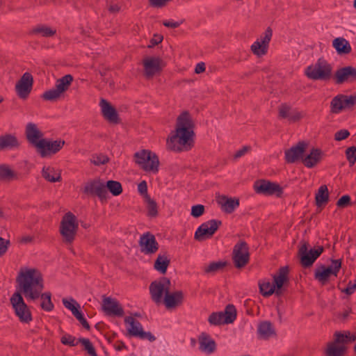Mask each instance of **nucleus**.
Listing matches in <instances>:
<instances>
[{
  "label": "nucleus",
  "mask_w": 356,
  "mask_h": 356,
  "mask_svg": "<svg viewBox=\"0 0 356 356\" xmlns=\"http://www.w3.org/2000/svg\"><path fill=\"white\" fill-rule=\"evenodd\" d=\"M193 136L192 118L188 112H183L177 119L175 131L170 134L167 140V147L177 152L188 151L193 146Z\"/></svg>",
  "instance_id": "1"
},
{
  "label": "nucleus",
  "mask_w": 356,
  "mask_h": 356,
  "mask_svg": "<svg viewBox=\"0 0 356 356\" xmlns=\"http://www.w3.org/2000/svg\"><path fill=\"white\" fill-rule=\"evenodd\" d=\"M18 291L27 300H35L40 298L44 289L41 273L36 268H22L16 278Z\"/></svg>",
  "instance_id": "2"
},
{
  "label": "nucleus",
  "mask_w": 356,
  "mask_h": 356,
  "mask_svg": "<svg viewBox=\"0 0 356 356\" xmlns=\"http://www.w3.org/2000/svg\"><path fill=\"white\" fill-rule=\"evenodd\" d=\"M79 229L76 217L71 212L65 213L60 225V234L63 241L66 244H72L75 239Z\"/></svg>",
  "instance_id": "3"
},
{
  "label": "nucleus",
  "mask_w": 356,
  "mask_h": 356,
  "mask_svg": "<svg viewBox=\"0 0 356 356\" xmlns=\"http://www.w3.org/2000/svg\"><path fill=\"white\" fill-rule=\"evenodd\" d=\"M135 162L147 172L156 174L159 172V160L158 156L147 149H142L134 154Z\"/></svg>",
  "instance_id": "4"
},
{
  "label": "nucleus",
  "mask_w": 356,
  "mask_h": 356,
  "mask_svg": "<svg viewBox=\"0 0 356 356\" xmlns=\"http://www.w3.org/2000/svg\"><path fill=\"white\" fill-rule=\"evenodd\" d=\"M332 67L325 60L319 58L312 65L307 67L305 70L307 76L312 80L327 81L332 76Z\"/></svg>",
  "instance_id": "5"
},
{
  "label": "nucleus",
  "mask_w": 356,
  "mask_h": 356,
  "mask_svg": "<svg viewBox=\"0 0 356 356\" xmlns=\"http://www.w3.org/2000/svg\"><path fill=\"white\" fill-rule=\"evenodd\" d=\"M73 80V76L71 74H66L57 79L55 87L42 95V99L47 101H56L60 99L68 90Z\"/></svg>",
  "instance_id": "6"
},
{
  "label": "nucleus",
  "mask_w": 356,
  "mask_h": 356,
  "mask_svg": "<svg viewBox=\"0 0 356 356\" xmlns=\"http://www.w3.org/2000/svg\"><path fill=\"white\" fill-rule=\"evenodd\" d=\"M309 243L301 241L298 250V257L302 267L309 268L312 266L316 259L323 253V247L318 246L316 248L309 250Z\"/></svg>",
  "instance_id": "7"
},
{
  "label": "nucleus",
  "mask_w": 356,
  "mask_h": 356,
  "mask_svg": "<svg viewBox=\"0 0 356 356\" xmlns=\"http://www.w3.org/2000/svg\"><path fill=\"white\" fill-rule=\"evenodd\" d=\"M10 301L19 321L22 323H29L32 321L31 313L29 307L24 302L22 294L19 292H15Z\"/></svg>",
  "instance_id": "8"
},
{
  "label": "nucleus",
  "mask_w": 356,
  "mask_h": 356,
  "mask_svg": "<svg viewBox=\"0 0 356 356\" xmlns=\"http://www.w3.org/2000/svg\"><path fill=\"white\" fill-rule=\"evenodd\" d=\"M171 282L167 277H161L152 282L149 285V293L152 300L156 303L163 301L164 296L170 291Z\"/></svg>",
  "instance_id": "9"
},
{
  "label": "nucleus",
  "mask_w": 356,
  "mask_h": 356,
  "mask_svg": "<svg viewBox=\"0 0 356 356\" xmlns=\"http://www.w3.org/2000/svg\"><path fill=\"white\" fill-rule=\"evenodd\" d=\"M232 260L236 268H242L250 261L249 248L248 244L243 241L237 243L232 251Z\"/></svg>",
  "instance_id": "10"
},
{
  "label": "nucleus",
  "mask_w": 356,
  "mask_h": 356,
  "mask_svg": "<svg viewBox=\"0 0 356 356\" xmlns=\"http://www.w3.org/2000/svg\"><path fill=\"white\" fill-rule=\"evenodd\" d=\"M341 267V259L332 260L331 266L325 267L321 266L315 270L314 277L321 284H325L330 279L331 275L337 276V273Z\"/></svg>",
  "instance_id": "11"
},
{
  "label": "nucleus",
  "mask_w": 356,
  "mask_h": 356,
  "mask_svg": "<svg viewBox=\"0 0 356 356\" xmlns=\"http://www.w3.org/2000/svg\"><path fill=\"white\" fill-rule=\"evenodd\" d=\"M64 145L65 141L62 140H50L44 138L36 144L35 148L41 157L44 158L56 154L63 148Z\"/></svg>",
  "instance_id": "12"
},
{
  "label": "nucleus",
  "mask_w": 356,
  "mask_h": 356,
  "mask_svg": "<svg viewBox=\"0 0 356 356\" xmlns=\"http://www.w3.org/2000/svg\"><path fill=\"white\" fill-rule=\"evenodd\" d=\"M273 36L271 28L268 27L259 38H258L250 47L251 51L257 57H261L268 52L269 43Z\"/></svg>",
  "instance_id": "13"
},
{
  "label": "nucleus",
  "mask_w": 356,
  "mask_h": 356,
  "mask_svg": "<svg viewBox=\"0 0 356 356\" xmlns=\"http://www.w3.org/2000/svg\"><path fill=\"white\" fill-rule=\"evenodd\" d=\"M221 225L220 220L214 219L202 223L195 231L194 238L197 241H203L211 238Z\"/></svg>",
  "instance_id": "14"
},
{
  "label": "nucleus",
  "mask_w": 356,
  "mask_h": 356,
  "mask_svg": "<svg viewBox=\"0 0 356 356\" xmlns=\"http://www.w3.org/2000/svg\"><path fill=\"white\" fill-rule=\"evenodd\" d=\"M124 322L128 324L127 332L129 336L138 337L140 339H147L154 341L156 338L150 332H145L141 323L131 316H127Z\"/></svg>",
  "instance_id": "15"
},
{
  "label": "nucleus",
  "mask_w": 356,
  "mask_h": 356,
  "mask_svg": "<svg viewBox=\"0 0 356 356\" xmlns=\"http://www.w3.org/2000/svg\"><path fill=\"white\" fill-rule=\"evenodd\" d=\"M143 74L146 79H149L161 72L163 63L159 57L147 56L143 60Z\"/></svg>",
  "instance_id": "16"
},
{
  "label": "nucleus",
  "mask_w": 356,
  "mask_h": 356,
  "mask_svg": "<svg viewBox=\"0 0 356 356\" xmlns=\"http://www.w3.org/2000/svg\"><path fill=\"white\" fill-rule=\"evenodd\" d=\"M356 104V94L353 95H338L330 102V112L339 113L343 110L353 107Z\"/></svg>",
  "instance_id": "17"
},
{
  "label": "nucleus",
  "mask_w": 356,
  "mask_h": 356,
  "mask_svg": "<svg viewBox=\"0 0 356 356\" xmlns=\"http://www.w3.org/2000/svg\"><path fill=\"white\" fill-rule=\"evenodd\" d=\"M33 77L29 72H25L17 81L15 90L19 98L26 99L33 88Z\"/></svg>",
  "instance_id": "18"
},
{
  "label": "nucleus",
  "mask_w": 356,
  "mask_h": 356,
  "mask_svg": "<svg viewBox=\"0 0 356 356\" xmlns=\"http://www.w3.org/2000/svg\"><path fill=\"white\" fill-rule=\"evenodd\" d=\"M83 191L87 195H96L101 200L106 199L107 191L104 182L100 179H95L87 181Z\"/></svg>",
  "instance_id": "19"
},
{
  "label": "nucleus",
  "mask_w": 356,
  "mask_h": 356,
  "mask_svg": "<svg viewBox=\"0 0 356 356\" xmlns=\"http://www.w3.org/2000/svg\"><path fill=\"white\" fill-rule=\"evenodd\" d=\"M139 245L141 252L145 254H154L159 250V243L155 236L149 232H147L140 236Z\"/></svg>",
  "instance_id": "20"
},
{
  "label": "nucleus",
  "mask_w": 356,
  "mask_h": 356,
  "mask_svg": "<svg viewBox=\"0 0 356 356\" xmlns=\"http://www.w3.org/2000/svg\"><path fill=\"white\" fill-rule=\"evenodd\" d=\"M254 189L257 193L264 195H275L280 197L282 194V188L276 183L261 180L254 184Z\"/></svg>",
  "instance_id": "21"
},
{
  "label": "nucleus",
  "mask_w": 356,
  "mask_h": 356,
  "mask_svg": "<svg viewBox=\"0 0 356 356\" xmlns=\"http://www.w3.org/2000/svg\"><path fill=\"white\" fill-rule=\"evenodd\" d=\"M334 79L337 84L353 83L356 81V68L352 66L339 68L334 73Z\"/></svg>",
  "instance_id": "22"
},
{
  "label": "nucleus",
  "mask_w": 356,
  "mask_h": 356,
  "mask_svg": "<svg viewBox=\"0 0 356 356\" xmlns=\"http://www.w3.org/2000/svg\"><path fill=\"white\" fill-rule=\"evenodd\" d=\"M308 146L307 143L299 141L296 145L285 151V160L289 163H293L304 159L303 154Z\"/></svg>",
  "instance_id": "23"
},
{
  "label": "nucleus",
  "mask_w": 356,
  "mask_h": 356,
  "mask_svg": "<svg viewBox=\"0 0 356 356\" xmlns=\"http://www.w3.org/2000/svg\"><path fill=\"white\" fill-rule=\"evenodd\" d=\"M306 113L303 111L293 110L287 104H281L278 108V117L281 119H288L291 122H296L305 116Z\"/></svg>",
  "instance_id": "24"
},
{
  "label": "nucleus",
  "mask_w": 356,
  "mask_h": 356,
  "mask_svg": "<svg viewBox=\"0 0 356 356\" xmlns=\"http://www.w3.org/2000/svg\"><path fill=\"white\" fill-rule=\"evenodd\" d=\"M102 309L109 316H122L124 314V310L118 301L110 297L104 298Z\"/></svg>",
  "instance_id": "25"
},
{
  "label": "nucleus",
  "mask_w": 356,
  "mask_h": 356,
  "mask_svg": "<svg viewBox=\"0 0 356 356\" xmlns=\"http://www.w3.org/2000/svg\"><path fill=\"white\" fill-rule=\"evenodd\" d=\"M25 136L29 143L36 147V144L41 140H43V133L39 129L38 126L32 122L26 124L25 129Z\"/></svg>",
  "instance_id": "26"
},
{
  "label": "nucleus",
  "mask_w": 356,
  "mask_h": 356,
  "mask_svg": "<svg viewBox=\"0 0 356 356\" xmlns=\"http://www.w3.org/2000/svg\"><path fill=\"white\" fill-rule=\"evenodd\" d=\"M216 202L221 210L226 213H232L239 206V200L235 197H229L226 195H219Z\"/></svg>",
  "instance_id": "27"
},
{
  "label": "nucleus",
  "mask_w": 356,
  "mask_h": 356,
  "mask_svg": "<svg viewBox=\"0 0 356 356\" xmlns=\"http://www.w3.org/2000/svg\"><path fill=\"white\" fill-rule=\"evenodd\" d=\"M101 111L104 118L110 122L118 123L119 118L115 108L104 99H102L99 102Z\"/></svg>",
  "instance_id": "28"
},
{
  "label": "nucleus",
  "mask_w": 356,
  "mask_h": 356,
  "mask_svg": "<svg viewBox=\"0 0 356 356\" xmlns=\"http://www.w3.org/2000/svg\"><path fill=\"white\" fill-rule=\"evenodd\" d=\"M21 146V142L15 134H6L0 136V151L4 149H17Z\"/></svg>",
  "instance_id": "29"
},
{
  "label": "nucleus",
  "mask_w": 356,
  "mask_h": 356,
  "mask_svg": "<svg viewBox=\"0 0 356 356\" xmlns=\"http://www.w3.org/2000/svg\"><path fill=\"white\" fill-rule=\"evenodd\" d=\"M198 342L200 350L206 354H211L214 353L216 349L215 341L206 332H202L200 334L198 337Z\"/></svg>",
  "instance_id": "30"
},
{
  "label": "nucleus",
  "mask_w": 356,
  "mask_h": 356,
  "mask_svg": "<svg viewBox=\"0 0 356 356\" xmlns=\"http://www.w3.org/2000/svg\"><path fill=\"white\" fill-rule=\"evenodd\" d=\"M257 332L261 339L268 340L276 337V330L271 322L264 321L258 325Z\"/></svg>",
  "instance_id": "31"
},
{
  "label": "nucleus",
  "mask_w": 356,
  "mask_h": 356,
  "mask_svg": "<svg viewBox=\"0 0 356 356\" xmlns=\"http://www.w3.org/2000/svg\"><path fill=\"white\" fill-rule=\"evenodd\" d=\"M184 300V294L181 291H177L173 293H168L165 294L163 298V303L167 309L175 308L180 305Z\"/></svg>",
  "instance_id": "32"
},
{
  "label": "nucleus",
  "mask_w": 356,
  "mask_h": 356,
  "mask_svg": "<svg viewBox=\"0 0 356 356\" xmlns=\"http://www.w3.org/2000/svg\"><path fill=\"white\" fill-rule=\"evenodd\" d=\"M324 153L318 148L311 149L309 154L302 159V163L309 168L317 165L322 160Z\"/></svg>",
  "instance_id": "33"
},
{
  "label": "nucleus",
  "mask_w": 356,
  "mask_h": 356,
  "mask_svg": "<svg viewBox=\"0 0 356 356\" xmlns=\"http://www.w3.org/2000/svg\"><path fill=\"white\" fill-rule=\"evenodd\" d=\"M289 268L284 266L280 268L277 274L273 275V284L275 286V294L280 296L282 293L281 289L286 282L288 281Z\"/></svg>",
  "instance_id": "34"
},
{
  "label": "nucleus",
  "mask_w": 356,
  "mask_h": 356,
  "mask_svg": "<svg viewBox=\"0 0 356 356\" xmlns=\"http://www.w3.org/2000/svg\"><path fill=\"white\" fill-rule=\"evenodd\" d=\"M42 177L49 182H59L61 181L60 171L51 166H44L42 169Z\"/></svg>",
  "instance_id": "35"
},
{
  "label": "nucleus",
  "mask_w": 356,
  "mask_h": 356,
  "mask_svg": "<svg viewBox=\"0 0 356 356\" xmlns=\"http://www.w3.org/2000/svg\"><path fill=\"white\" fill-rule=\"evenodd\" d=\"M170 263V259L168 254L166 252L160 253L154 261V268L161 274H165Z\"/></svg>",
  "instance_id": "36"
},
{
  "label": "nucleus",
  "mask_w": 356,
  "mask_h": 356,
  "mask_svg": "<svg viewBox=\"0 0 356 356\" xmlns=\"http://www.w3.org/2000/svg\"><path fill=\"white\" fill-rule=\"evenodd\" d=\"M346 351V346L340 345L335 341H332L327 343L325 350V356H343Z\"/></svg>",
  "instance_id": "37"
},
{
  "label": "nucleus",
  "mask_w": 356,
  "mask_h": 356,
  "mask_svg": "<svg viewBox=\"0 0 356 356\" xmlns=\"http://www.w3.org/2000/svg\"><path fill=\"white\" fill-rule=\"evenodd\" d=\"M334 341L340 345H344L354 341L356 339V333L351 334L350 332H336L334 334Z\"/></svg>",
  "instance_id": "38"
},
{
  "label": "nucleus",
  "mask_w": 356,
  "mask_h": 356,
  "mask_svg": "<svg viewBox=\"0 0 356 356\" xmlns=\"http://www.w3.org/2000/svg\"><path fill=\"white\" fill-rule=\"evenodd\" d=\"M332 44L339 54H348L351 51V47L349 42L343 38L334 39Z\"/></svg>",
  "instance_id": "39"
},
{
  "label": "nucleus",
  "mask_w": 356,
  "mask_h": 356,
  "mask_svg": "<svg viewBox=\"0 0 356 356\" xmlns=\"http://www.w3.org/2000/svg\"><path fill=\"white\" fill-rule=\"evenodd\" d=\"M32 33L42 37L51 38L56 33V29L46 25H39L32 30Z\"/></svg>",
  "instance_id": "40"
},
{
  "label": "nucleus",
  "mask_w": 356,
  "mask_h": 356,
  "mask_svg": "<svg viewBox=\"0 0 356 356\" xmlns=\"http://www.w3.org/2000/svg\"><path fill=\"white\" fill-rule=\"evenodd\" d=\"M17 179V173L8 165L0 164V180L12 181Z\"/></svg>",
  "instance_id": "41"
},
{
  "label": "nucleus",
  "mask_w": 356,
  "mask_h": 356,
  "mask_svg": "<svg viewBox=\"0 0 356 356\" xmlns=\"http://www.w3.org/2000/svg\"><path fill=\"white\" fill-rule=\"evenodd\" d=\"M315 200L316 204L318 207L325 204L328 202L329 193L327 186L323 185L318 188L316 194Z\"/></svg>",
  "instance_id": "42"
},
{
  "label": "nucleus",
  "mask_w": 356,
  "mask_h": 356,
  "mask_svg": "<svg viewBox=\"0 0 356 356\" xmlns=\"http://www.w3.org/2000/svg\"><path fill=\"white\" fill-rule=\"evenodd\" d=\"M227 266L225 261H215L204 266V272L207 274L213 275L221 271Z\"/></svg>",
  "instance_id": "43"
},
{
  "label": "nucleus",
  "mask_w": 356,
  "mask_h": 356,
  "mask_svg": "<svg viewBox=\"0 0 356 356\" xmlns=\"http://www.w3.org/2000/svg\"><path fill=\"white\" fill-rule=\"evenodd\" d=\"M260 293L265 297H268L275 293L276 288L273 283L268 280H263L259 283Z\"/></svg>",
  "instance_id": "44"
},
{
  "label": "nucleus",
  "mask_w": 356,
  "mask_h": 356,
  "mask_svg": "<svg viewBox=\"0 0 356 356\" xmlns=\"http://www.w3.org/2000/svg\"><path fill=\"white\" fill-rule=\"evenodd\" d=\"M224 316L225 323L229 324L234 321L236 318V310L234 305H228L222 312Z\"/></svg>",
  "instance_id": "45"
},
{
  "label": "nucleus",
  "mask_w": 356,
  "mask_h": 356,
  "mask_svg": "<svg viewBox=\"0 0 356 356\" xmlns=\"http://www.w3.org/2000/svg\"><path fill=\"white\" fill-rule=\"evenodd\" d=\"M145 201L147 204V216L150 217L157 216L158 207L156 202L152 200L149 195H146Z\"/></svg>",
  "instance_id": "46"
},
{
  "label": "nucleus",
  "mask_w": 356,
  "mask_h": 356,
  "mask_svg": "<svg viewBox=\"0 0 356 356\" xmlns=\"http://www.w3.org/2000/svg\"><path fill=\"white\" fill-rule=\"evenodd\" d=\"M51 294L50 292H45L43 293L41 292V295L40 296L42 300L40 306L42 309L47 312H50L54 309V304L51 302Z\"/></svg>",
  "instance_id": "47"
},
{
  "label": "nucleus",
  "mask_w": 356,
  "mask_h": 356,
  "mask_svg": "<svg viewBox=\"0 0 356 356\" xmlns=\"http://www.w3.org/2000/svg\"><path fill=\"white\" fill-rule=\"evenodd\" d=\"M106 190H108L114 196L120 195L122 192V187L119 181L109 180L105 184Z\"/></svg>",
  "instance_id": "48"
},
{
  "label": "nucleus",
  "mask_w": 356,
  "mask_h": 356,
  "mask_svg": "<svg viewBox=\"0 0 356 356\" xmlns=\"http://www.w3.org/2000/svg\"><path fill=\"white\" fill-rule=\"evenodd\" d=\"M208 321L211 325H219L225 323L224 316L222 312H213L208 318Z\"/></svg>",
  "instance_id": "49"
},
{
  "label": "nucleus",
  "mask_w": 356,
  "mask_h": 356,
  "mask_svg": "<svg viewBox=\"0 0 356 356\" xmlns=\"http://www.w3.org/2000/svg\"><path fill=\"white\" fill-rule=\"evenodd\" d=\"M79 342L84 346L86 350L90 356H97L95 350L88 339H79Z\"/></svg>",
  "instance_id": "50"
},
{
  "label": "nucleus",
  "mask_w": 356,
  "mask_h": 356,
  "mask_svg": "<svg viewBox=\"0 0 356 356\" xmlns=\"http://www.w3.org/2000/svg\"><path fill=\"white\" fill-rule=\"evenodd\" d=\"M346 156L350 166H353L356 162V147H350L346 150Z\"/></svg>",
  "instance_id": "51"
},
{
  "label": "nucleus",
  "mask_w": 356,
  "mask_h": 356,
  "mask_svg": "<svg viewBox=\"0 0 356 356\" xmlns=\"http://www.w3.org/2000/svg\"><path fill=\"white\" fill-rule=\"evenodd\" d=\"M109 159L106 155L104 154H96L93 155L90 161L95 165H100L106 164L108 162Z\"/></svg>",
  "instance_id": "52"
},
{
  "label": "nucleus",
  "mask_w": 356,
  "mask_h": 356,
  "mask_svg": "<svg viewBox=\"0 0 356 356\" xmlns=\"http://www.w3.org/2000/svg\"><path fill=\"white\" fill-rule=\"evenodd\" d=\"M62 301L64 306L70 309L72 314L80 307L79 305L73 298L70 300L63 298Z\"/></svg>",
  "instance_id": "53"
},
{
  "label": "nucleus",
  "mask_w": 356,
  "mask_h": 356,
  "mask_svg": "<svg viewBox=\"0 0 356 356\" xmlns=\"http://www.w3.org/2000/svg\"><path fill=\"white\" fill-rule=\"evenodd\" d=\"M204 213V207L202 204L193 206L191 208V216L194 218H199Z\"/></svg>",
  "instance_id": "54"
},
{
  "label": "nucleus",
  "mask_w": 356,
  "mask_h": 356,
  "mask_svg": "<svg viewBox=\"0 0 356 356\" xmlns=\"http://www.w3.org/2000/svg\"><path fill=\"white\" fill-rule=\"evenodd\" d=\"M75 340L74 337L67 334H64L60 339V341L63 344L70 346H75L77 344V343H75Z\"/></svg>",
  "instance_id": "55"
},
{
  "label": "nucleus",
  "mask_w": 356,
  "mask_h": 356,
  "mask_svg": "<svg viewBox=\"0 0 356 356\" xmlns=\"http://www.w3.org/2000/svg\"><path fill=\"white\" fill-rule=\"evenodd\" d=\"M171 0H149V5L153 8H160L165 6Z\"/></svg>",
  "instance_id": "56"
},
{
  "label": "nucleus",
  "mask_w": 356,
  "mask_h": 356,
  "mask_svg": "<svg viewBox=\"0 0 356 356\" xmlns=\"http://www.w3.org/2000/svg\"><path fill=\"white\" fill-rule=\"evenodd\" d=\"M350 136V132L346 129H341L334 134V139L340 141L347 138Z\"/></svg>",
  "instance_id": "57"
},
{
  "label": "nucleus",
  "mask_w": 356,
  "mask_h": 356,
  "mask_svg": "<svg viewBox=\"0 0 356 356\" xmlns=\"http://www.w3.org/2000/svg\"><path fill=\"white\" fill-rule=\"evenodd\" d=\"M350 202V197L349 195H343L337 202V205L338 207H346Z\"/></svg>",
  "instance_id": "58"
},
{
  "label": "nucleus",
  "mask_w": 356,
  "mask_h": 356,
  "mask_svg": "<svg viewBox=\"0 0 356 356\" xmlns=\"http://www.w3.org/2000/svg\"><path fill=\"white\" fill-rule=\"evenodd\" d=\"M251 149L250 146H244L241 149H238L235 152L233 156L234 159L236 160L241 156H244L246 153H248Z\"/></svg>",
  "instance_id": "59"
},
{
  "label": "nucleus",
  "mask_w": 356,
  "mask_h": 356,
  "mask_svg": "<svg viewBox=\"0 0 356 356\" xmlns=\"http://www.w3.org/2000/svg\"><path fill=\"white\" fill-rule=\"evenodd\" d=\"M9 245L10 241L8 240L0 237V257L6 252Z\"/></svg>",
  "instance_id": "60"
},
{
  "label": "nucleus",
  "mask_w": 356,
  "mask_h": 356,
  "mask_svg": "<svg viewBox=\"0 0 356 356\" xmlns=\"http://www.w3.org/2000/svg\"><path fill=\"white\" fill-rule=\"evenodd\" d=\"M163 36L161 35L155 34L154 38L149 41V44L147 45L148 48H152L155 45L161 43L163 41Z\"/></svg>",
  "instance_id": "61"
},
{
  "label": "nucleus",
  "mask_w": 356,
  "mask_h": 356,
  "mask_svg": "<svg viewBox=\"0 0 356 356\" xmlns=\"http://www.w3.org/2000/svg\"><path fill=\"white\" fill-rule=\"evenodd\" d=\"M356 290V280H355L354 283L350 282L347 286V287L342 290V292L346 293L347 295L353 294Z\"/></svg>",
  "instance_id": "62"
},
{
  "label": "nucleus",
  "mask_w": 356,
  "mask_h": 356,
  "mask_svg": "<svg viewBox=\"0 0 356 356\" xmlns=\"http://www.w3.org/2000/svg\"><path fill=\"white\" fill-rule=\"evenodd\" d=\"M184 20H181L180 22H173V21H163V24L168 28L176 29L179 27L182 23Z\"/></svg>",
  "instance_id": "63"
},
{
  "label": "nucleus",
  "mask_w": 356,
  "mask_h": 356,
  "mask_svg": "<svg viewBox=\"0 0 356 356\" xmlns=\"http://www.w3.org/2000/svg\"><path fill=\"white\" fill-rule=\"evenodd\" d=\"M138 190L140 194L144 195V197L146 196V195H148L147 193V186L145 181H143L138 184Z\"/></svg>",
  "instance_id": "64"
}]
</instances>
